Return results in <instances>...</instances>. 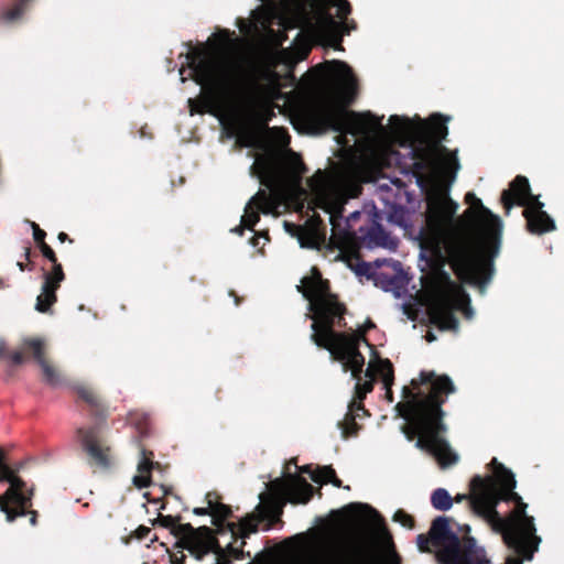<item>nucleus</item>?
Returning <instances> with one entry per match:
<instances>
[{
    "instance_id": "obj_1",
    "label": "nucleus",
    "mask_w": 564,
    "mask_h": 564,
    "mask_svg": "<svg viewBox=\"0 0 564 564\" xmlns=\"http://www.w3.org/2000/svg\"><path fill=\"white\" fill-rule=\"evenodd\" d=\"M490 465L495 466L492 476L484 478L476 475L471 478L473 513L501 534L510 546L524 551L532 536L536 545L539 539L534 518L527 513L528 505L514 491V474L497 458H492ZM535 549L533 546V551Z\"/></svg>"
},
{
    "instance_id": "obj_2",
    "label": "nucleus",
    "mask_w": 564,
    "mask_h": 564,
    "mask_svg": "<svg viewBox=\"0 0 564 564\" xmlns=\"http://www.w3.org/2000/svg\"><path fill=\"white\" fill-rule=\"evenodd\" d=\"M430 383L427 393L419 390L413 392L409 387H403L402 394L405 401L395 405L400 416L409 424L402 426V432L409 441L417 437L415 446L431 454L442 468L457 463L458 455L451 448L443 437L447 426L443 422L445 412L442 406L448 394L455 392V386L446 375L436 376L434 372L422 371L420 382L411 381L414 389L420 384Z\"/></svg>"
},
{
    "instance_id": "obj_3",
    "label": "nucleus",
    "mask_w": 564,
    "mask_h": 564,
    "mask_svg": "<svg viewBox=\"0 0 564 564\" xmlns=\"http://www.w3.org/2000/svg\"><path fill=\"white\" fill-rule=\"evenodd\" d=\"M465 202L470 206L464 216L478 232L471 228L456 229L446 238L445 249L458 279L484 292L494 273V258L499 252L501 221L474 193L468 192Z\"/></svg>"
},
{
    "instance_id": "obj_4",
    "label": "nucleus",
    "mask_w": 564,
    "mask_h": 564,
    "mask_svg": "<svg viewBox=\"0 0 564 564\" xmlns=\"http://www.w3.org/2000/svg\"><path fill=\"white\" fill-rule=\"evenodd\" d=\"M296 289L308 301V310L312 312L307 315L313 319L311 340L341 362L345 372L350 371L354 379L361 380L365 356L359 350L360 344L349 337L348 333L335 329L347 326V306L330 291V282L323 278L318 268L313 267L311 274L304 276Z\"/></svg>"
},
{
    "instance_id": "obj_5",
    "label": "nucleus",
    "mask_w": 564,
    "mask_h": 564,
    "mask_svg": "<svg viewBox=\"0 0 564 564\" xmlns=\"http://www.w3.org/2000/svg\"><path fill=\"white\" fill-rule=\"evenodd\" d=\"M451 519L447 517H436L427 534H419L416 544L420 552L432 553L431 546L437 549L435 556L440 564H492L487 557L486 551L477 545L473 536L464 535L459 538L451 527ZM536 549L533 551L534 541L530 540L524 551L510 546L505 540L503 543L513 552L514 556H509L506 564H522L523 561H531L538 552L541 538L538 535Z\"/></svg>"
},
{
    "instance_id": "obj_6",
    "label": "nucleus",
    "mask_w": 564,
    "mask_h": 564,
    "mask_svg": "<svg viewBox=\"0 0 564 564\" xmlns=\"http://www.w3.org/2000/svg\"><path fill=\"white\" fill-rule=\"evenodd\" d=\"M230 32L223 30L214 35V42H208L209 48L198 46L186 54L193 79L204 90L205 108L200 112L221 109L225 98L232 85L236 66L226 56L229 46Z\"/></svg>"
},
{
    "instance_id": "obj_7",
    "label": "nucleus",
    "mask_w": 564,
    "mask_h": 564,
    "mask_svg": "<svg viewBox=\"0 0 564 564\" xmlns=\"http://www.w3.org/2000/svg\"><path fill=\"white\" fill-rule=\"evenodd\" d=\"M382 120L383 116L379 118L371 111L356 112L329 102L317 104L307 112V122L318 131L333 130L362 138L387 132Z\"/></svg>"
},
{
    "instance_id": "obj_8",
    "label": "nucleus",
    "mask_w": 564,
    "mask_h": 564,
    "mask_svg": "<svg viewBox=\"0 0 564 564\" xmlns=\"http://www.w3.org/2000/svg\"><path fill=\"white\" fill-rule=\"evenodd\" d=\"M314 496V488L300 475L289 474L285 479L276 478L269 482L268 492L260 494L258 505L259 520H268L267 529L275 522H282L281 516L286 502L307 503Z\"/></svg>"
},
{
    "instance_id": "obj_9",
    "label": "nucleus",
    "mask_w": 564,
    "mask_h": 564,
    "mask_svg": "<svg viewBox=\"0 0 564 564\" xmlns=\"http://www.w3.org/2000/svg\"><path fill=\"white\" fill-rule=\"evenodd\" d=\"M500 200L506 214H509L514 205L524 207L522 214L530 234L543 235L556 229L555 221L543 210L544 204L539 196L531 193L530 183L525 176L517 175L509 188L502 191Z\"/></svg>"
},
{
    "instance_id": "obj_10",
    "label": "nucleus",
    "mask_w": 564,
    "mask_h": 564,
    "mask_svg": "<svg viewBox=\"0 0 564 564\" xmlns=\"http://www.w3.org/2000/svg\"><path fill=\"white\" fill-rule=\"evenodd\" d=\"M316 1L321 6V11L313 28L315 36L327 46L343 50L339 29L343 28L344 34H349L351 30L357 28L354 20L345 22L351 13V4L347 0Z\"/></svg>"
},
{
    "instance_id": "obj_11",
    "label": "nucleus",
    "mask_w": 564,
    "mask_h": 564,
    "mask_svg": "<svg viewBox=\"0 0 564 564\" xmlns=\"http://www.w3.org/2000/svg\"><path fill=\"white\" fill-rule=\"evenodd\" d=\"M307 167L297 154H292L285 159L265 154L256 159L250 166L252 176H257L261 184L270 187L280 178H286L294 184H300Z\"/></svg>"
},
{
    "instance_id": "obj_12",
    "label": "nucleus",
    "mask_w": 564,
    "mask_h": 564,
    "mask_svg": "<svg viewBox=\"0 0 564 564\" xmlns=\"http://www.w3.org/2000/svg\"><path fill=\"white\" fill-rule=\"evenodd\" d=\"M391 129L395 134L403 139H430L433 144L441 147L440 143L446 139L448 134L447 121L448 117L441 113H434L430 117L429 121H420L417 124L411 122L406 117L392 115L389 119Z\"/></svg>"
},
{
    "instance_id": "obj_13",
    "label": "nucleus",
    "mask_w": 564,
    "mask_h": 564,
    "mask_svg": "<svg viewBox=\"0 0 564 564\" xmlns=\"http://www.w3.org/2000/svg\"><path fill=\"white\" fill-rule=\"evenodd\" d=\"M39 249L43 257L52 263V268L43 273L42 292L36 299L35 310L40 313H48L57 301L56 292L65 280V273L54 250L47 243H43Z\"/></svg>"
},
{
    "instance_id": "obj_14",
    "label": "nucleus",
    "mask_w": 564,
    "mask_h": 564,
    "mask_svg": "<svg viewBox=\"0 0 564 564\" xmlns=\"http://www.w3.org/2000/svg\"><path fill=\"white\" fill-rule=\"evenodd\" d=\"M321 207L329 215V223L332 225L330 238L337 247H345L355 240L356 232L351 228V223L360 217V212L351 213L343 224L345 207L341 199L333 202L322 200Z\"/></svg>"
},
{
    "instance_id": "obj_15",
    "label": "nucleus",
    "mask_w": 564,
    "mask_h": 564,
    "mask_svg": "<svg viewBox=\"0 0 564 564\" xmlns=\"http://www.w3.org/2000/svg\"><path fill=\"white\" fill-rule=\"evenodd\" d=\"M457 208L458 204L447 194L440 195L429 203L426 223L427 227L434 235V240L437 247L445 230L454 221Z\"/></svg>"
},
{
    "instance_id": "obj_16",
    "label": "nucleus",
    "mask_w": 564,
    "mask_h": 564,
    "mask_svg": "<svg viewBox=\"0 0 564 564\" xmlns=\"http://www.w3.org/2000/svg\"><path fill=\"white\" fill-rule=\"evenodd\" d=\"M83 451L88 456V464L99 469H108L111 465V449L99 436L97 426L79 427L76 431Z\"/></svg>"
},
{
    "instance_id": "obj_17",
    "label": "nucleus",
    "mask_w": 564,
    "mask_h": 564,
    "mask_svg": "<svg viewBox=\"0 0 564 564\" xmlns=\"http://www.w3.org/2000/svg\"><path fill=\"white\" fill-rule=\"evenodd\" d=\"M390 130L393 138L398 140L400 144H410V153L412 160L436 162L437 153L441 152L446 154L443 158L442 163L447 171H451L455 174L459 169V162L457 156L454 154H449L448 150L445 147H436V144H430L427 139H425V141H423V139L416 138L403 139L398 137L393 129L390 128Z\"/></svg>"
},
{
    "instance_id": "obj_18",
    "label": "nucleus",
    "mask_w": 564,
    "mask_h": 564,
    "mask_svg": "<svg viewBox=\"0 0 564 564\" xmlns=\"http://www.w3.org/2000/svg\"><path fill=\"white\" fill-rule=\"evenodd\" d=\"M455 301L448 291H441L431 306L430 318L432 324L441 330H457L458 318L454 314Z\"/></svg>"
},
{
    "instance_id": "obj_19",
    "label": "nucleus",
    "mask_w": 564,
    "mask_h": 564,
    "mask_svg": "<svg viewBox=\"0 0 564 564\" xmlns=\"http://www.w3.org/2000/svg\"><path fill=\"white\" fill-rule=\"evenodd\" d=\"M274 199L265 191L260 189L254 196L250 198L245 207V214L241 217V224L249 230H254L253 227L260 220V212L270 214L274 208Z\"/></svg>"
},
{
    "instance_id": "obj_20",
    "label": "nucleus",
    "mask_w": 564,
    "mask_h": 564,
    "mask_svg": "<svg viewBox=\"0 0 564 564\" xmlns=\"http://www.w3.org/2000/svg\"><path fill=\"white\" fill-rule=\"evenodd\" d=\"M301 247L319 249L326 239V226L318 215H313L303 227H297Z\"/></svg>"
},
{
    "instance_id": "obj_21",
    "label": "nucleus",
    "mask_w": 564,
    "mask_h": 564,
    "mask_svg": "<svg viewBox=\"0 0 564 564\" xmlns=\"http://www.w3.org/2000/svg\"><path fill=\"white\" fill-rule=\"evenodd\" d=\"M74 391L78 398L88 406L90 415L97 420H105L107 416V406L101 394L91 386L78 383L74 386Z\"/></svg>"
},
{
    "instance_id": "obj_22",
    "label": "nucleus",
    "mask_w": 564,
    "mask_h": 564,
    "mask_svg": "<svg viewBox=\"0 0 564 564\" xmlns=\"http://www.w3.org/2000/svg\"><path fill=\"white\" fill-rule=\"evenodd\" d=\"M31 507V496H26L24 491L0 499V510L6 514L8 522H13L17 518L26 516Z\"/></svg>"
},
{
    "instance_id": "obj_23",
    "label": "nucleus",
    "mask_w": 564,
    "mask_h": 564,
    "mask_svg": "<svg viewBox=\"0 0 564 564\" xmlns=\"http://www.w3.org/2000/svg\"><path fill=\"white\" fill-rule=\"evenodd\" d=\"M2 481L9 482L10 487L3 495H0V499L23 492L25 488L24 480L17 476L15 471L8 465L6 453L0 448V482Z\"/></svg>"
},
{
    "instance_id": "obj_24",
    "label": "nucleus",
    "mask_w": 564,
    "mask_h": 564,
    "mask_svg": "<svg viewBox=\"0 0 564 564\" xmlns=\"http://www.w3.org/2000/svg\"><path fill=\"white\" fill-rule=\"evenodd\" d=\"M141 458L138 464V475L133 477V485L143 489L151 485V471L159 463L153 462L154 454L145 447H140Z\"/></svg>"
},
{
    "instance_id": "obj_25",
    "label": "nucleus",
    "mask_w": 564,
    "mask_h": 564,
    "mask_svg": "<svg viewBox=\"0 0 564 564\" xmlns=\"http://www.w3.org/2000/svg\"><path fill=\"white\" fill-rule=\"evenodd\" d=\"M378 213H375L372 224L365 234V238L369 240L370 245L377 247H390V245H394V242L392 241L390 234L386 231L382 225L378 221Z\"/></svg>"
},
{
    "instance_id": "obj_26",
    "label": "nucleus",
    "mask_w": 564,
    "mask_h": 564,
    "mask_svg": "<svg viewBox=\"0 0 564 564\" xmlns=\"http://www.w3.org/2000/svg\"><path fill=\"white\" fill-rule=\"evenodd\" d=\"M377 371L378 376H380L381 381L383 383V388L386 390V399L388 402H393V392L392 386L394 382V368L392 362L388 358H378L377 361Z\"/></svg>"
},
{
    "instance_id": "obj_27",
    "label": "nucleus",
    "mask_w": 564,
    "mask_h": 564,
    "mask_svg": "<svg viewBox=\"0 0 564 564\" xmlns=\"http://www.w3.org/2000/svg\"><path fill=\"white\" fill-rule=\"evenodd\" d=\"M360 509H366L371 514V517H372L373 521L377 523L378 529L381 532V534L391 541L392 538H391L389 530L386 525L384 518L369 505L352 502V503H349L346 507H344L341 509V511L345 513H348V514H355Z\"/></svg>"
},
{
    "instance_id": "obj_28",
    "label": "nucleus",
    "mask_w": 564,
    "mask_h": 564,
    "mask_svg": "<svg viewBox=\"0 0 564 564\" xmlns=\"http://www.w3.org/2000/svg\"><path fill=\"white\" fill-rule=\"evenodd\" d=\"M32 1L33 0H15L11 7L1 10L0 20L7 23H13L21 20Z\"/></svg>"
},
{
    "instance_id": "obj_29",
    "label": "nucleus",
    "mask_w": 564,
    "mask_h": 564,
    "mask_svg": "<svg viewBox=\"0 0 564 564\" xmlns=\"http://www.w3.org/2000/svg\"><path fill=\"white\" fill-rule=\"evenodd\" d=\"M330 64L335 67V76L349 89H355L357 86V79L354 75L351 67L343 62L334 59Z\"/></svg>"
},
{
    "instance_id": "obj_30",
    "label": "nucleus",
    "mask_w": 564,
    "mask_h": 564,
    "mask_svg": "<svg viewBox=\"0 0 564 564\" xmlns=\"http://www.w3.org/2000/svg\"><path fill=\"white\" fill-rule=\"evenodd\" d=\"M186 549L197 561H203L209 552H215V545L203 539H194L188 543L182 545Z\"/></svg>"
},
{
    "instance_id": "obj_31",
    "label": "nucleus",
    "mask_w": 564,
    "mask_h": 564,
    "mask_svg": "<svg viewBox=\"0 0 564 564\" xmlns=\"http://www.w3.org/2000/svg\"><path fill=\"white\" fill-rule=\"evenodd\" d=\"M23 350L32 355L36 364L46 359L45 343L41 338H25L23 340Z\"/></svg>"
},
{
    "instance_id": "obj_32",
    "label": "nucleus",
    "mask_w": 564,
    "mask_h": 564,
    "mask_svg": "<svg viewBox=\"0 0 564 564\" xmlns=\"http://www.w3.org/2000/svg\"><path fill=\"white\" fill-rule=\"evenodd\" d=\"M431 503L436 510L447 511L453 506V498L446 489L437 488L431 495Z\"/></svg>"
},
{
    "instance_id": "obj_33",
    "label": "nucleus",
    "mask_w": 564,
    "mask_h": 564,
    "mask_svg": "<svg viewBox=\"0 0 564 564\" xmlns=\"http://www.w3.org/2000/svg\"><path fill=\"white\" fill-rule=\"evenodd\" d=\"M212 523L217 528L216 531L220 532L224 527V521L232 517V510L230 506L218 502L216 506L212 507Z\"/></svg>"
},
{
    "instance_id": "obj_34",
    "label": "nucleus",
    "mask_w": 564,
    "mask_h": 564,
    "mask_svg": "<svg viewBox=\"0 0 564 564\" xmlns=\"http://www.w3.org/2000/svg\"><path fill=\"white\" fill-rule=\"evenodd\" d=\"M43 373V380L45 383L55 387L62 383V377L59 371L46 358L43 361L37 364Z\"/></svg>"
},
{
    "instance_id": "obj_35",
    "label": "nucleus",
    "mask_w": 564,
    "mask_h": 564,
    "mask_svg": "<svg viewBox=\"0 0 564 564\" xmlns=\"http://www.w3.org/2000/svg\"><path fill=\"white\" fill-rule=\"evenodd\" d=\"M339 427L344 438L356 436L360 430V426L356 422V414L346 413L344 421L339 422Z\"/></svg>"
},
{
    "instance_id": "obj_36",
    "label": "nucleus",
    "mask_w": 564,
    "mask_h": 564,
    "mask_svg": "<svg viewBox=\"0 0 564 564\" xmlns=\"http://www.w3.org/2000/svg\"><path fill=\"white\" fill-rule=\"evenodd\" d=\"M262 520H259L258 514H248L242 518L239 523V532L242 538H248L250 533H256L258 531V524Z\"/></svg>"
},
{
    "instance_id": "obj_37",
    "label": "nucleus",
    "mask_w": 564,
    "mask_h": 564,
    "mask_svg": "<svg viewBox=\"0 0 564 564\" xmlns=\"http://www.w3.org/2000/svg\"><path fill=\"white\" fill-rule=\"evenodd\" d=\"M172 534L182 539V541L177 543L178 546H182L183 544L192 541L194 536V527L191 523H181V521H177L175 522Z\"/></svg>"
},
{
    "instance_id": "obj_38",
    "label": "nucleus",
    "mask_w": 564,
    "mask_h": 564,
    "mask_svg": "<svg viewBox=\"0 0 564 564\" xmlns=\"http://www.w3.org/2000/svg\"><path fill=\"white\" fill-rule=\"evenodd\" d=\"M336 471L332 466H323L311 474V479L316 484H328L335 478Z\"/></svg>"
},
{
    "instance_id": "obj_39",
    "label": "nucleus",
    "mask_w": 564,
    "mask_h": 564,
    "mask_svg": "<svg viewBox=\"0 0 564 564\" xmlns=\"http://www.w3.org/2000/svg\"><path fill=\"white\" fill-rule=\"evenodd\" d=\"M375 327H376V324H375L370 318H368V319L365 322V324H364L361 327H359L356 332H354V333H351V334H349V333H348V336H349V337H352V338L356 340V343H358V344L364 343V344H366L367 346H369V347H371V348H372L373 346L368 341V339H367V337H366V334H367L370 329H372V328H375Z\"/></svg>"
},
{
    "instance_id": "obj_40",
    "label": "nucleus",
    "mask_w": 564,
    "mask_h": 564,
    "mask_svg": "<svg viewBox=\"0 0 564 564\" xmlns=\"http://www.w3.org/2000/svg\"><path fill=\"white\" fill-rule=\"evenodd\" d=\"M196 540V539H203L205 541H208L210 543H213L215 545V547H217V550H220V545H219V542L218 540L214 536V531L207 527V525H202V527H198V528H194V536L192 540Z\"/></svg>"
},
{
    "instance_id": "obj_41",
    "label": "nucleus",
    "mask_w": 564,
    "mask_h": 564,
    "mask_svg": "<svg viewBox=\"0 0 564 564\" xmlns=\"http://www.w3.org/2000/svg\"><path fill=\"white\" fill-rule=\"evenodd\" d=\"M376 375H378L377 366L373 367L370 365L365 372V376L369 378V380L365 381L364 383H361L360 380H357L358 382L356 386L360 388L366 394L370 393L373 390Z\"/></svg>"
},
{
    "instance_id": "obj_42",
    "label": "nucleus",
    "mask_w": 564,
    "mask_h": 564,
    "mask_svg": "<svg viewBox=\"0 0 564 564\" xmlns=\"http://www.w3.org/2000/svg\"><path fill=\"white\" fill-rule=\"evenodd\" d=\"M308 185L313 191L322 192L327 185V175L324 171L318 170L310 180Z\"/></svg>"
},
{
    "instance_id": "obj_43",
    "label": "nucleus",
    "mask_w": 564,
    "mask_h": 564,
    "mask_svg": "<svg viewBox=\"0 0 564 564\" xmlns=\"http://www.w3.org/2000/svg\"><path fill=\"white\" fill-rule=\"evenodd\" d=\"M392 520L394 522L400 523L402 527L406 529H414L415 527V520L414 518L405 512L403 509H399L394 512Z\"/></svg>"
},
{
    "instance_id": "obj_44",
    "label": "nucleus",
    "mask_w": 564,
    "mask_h": 564,
    "mask_svg": "<svg viewBox=\"0 0 564 564\" xmlns=\"http://www.w3.org/2000/svg\"><path fill=\"white\" fill-rule=\"evenodd\" d=\"M256 140H257L256 133L247 128H241L237 135V141L242 147H246V148L253 147L256 144Z\"/></svg>"
},
{
    "instance_id": "obj_45",
    "label": "nucleus",
    "mask_w": 564,
    "mask_h": 564,
    "mask_svg": "<svg viewBox=\"0 0 564 564\" xmlns=\"http://www.w3.org/2000/svg\"><path fill=\"white\" fill-rule=\"evenodd\" d=\"M130 420H131V423H133L137 426V429L142 437H145L149 435V432H150L149 417L145 414L131 416Z\"/></svg>"
},
{
    "instance_id": "obj_46",
    "label": "nucleus",
    "mask_w": 564,
    "mask_h": 564,
    "mask_svg": "<svg viewBox=\"0 0 564 564\" xmlns=\"http://www.w3.org/2000/svg\"><path fill=\"white\" fill-rule=\"evenodd\" d=\"M434 164H435V162H432V161L413 160L412 167H411L412 173L417 177H422L424 173H426L434 166Z\"/></svg>"
},
{
    "instance_id": "obj_47",
    "label": "nucleus",
    "mask_w": 564,
    "mask_h": 564,
    "mask_svg": "<svg viewBox=\"0 0 564 564\" xmlns=\"http://www.w3.org/2000/svg\"><path fill=\"white\" fill-rule=\"evenodd\" d=\"M177 521H181V516L173 517V516L160 514L156 518L154 523H159L161 527H163L165 529H170V531L172 533L174 530V527H175V522H177Z\"/></svg>"
},
{
    "instance_id": "obj_48",
    "label": "nucleus",
    "mask_w": 564,
    "mask_h": 564,
    "mask_svg": "<svg viewBox=\"0 0 564 564\" xmlns=\"http://www.w3.org/2000/svg\"><path fill=\"white\" fill-rule=\"evenodd\" d=\"M32 229H33V238L36 242L37 247H42L45 242L46 232L39 227L37 224L32 223Z\"/></svg>"
},
{
    "instance_id": "obj_49",
    "label": "nucleus",
    "mask_w": 564,
    "mask_h": 564,
    "mask_svg": "<svg viewBox=\"0 0 564 564\" xmlns=\"http://www.w3.org/2000/svg\"><path fill=\"white\" fill-rule=\"evenodd\" d=\"M151 533V529L145 525H139L134 531L131 532L130 539H135L138 541H142L148 538Z\"/></svg>"
},
{
    "instance_id": "obj_50",
    "label": "nucleus",
    "mask_w": 564,
    "mask_h": 564,
    "mask_svg": "<svg viewBox=\"0 0 564 564\" xmlns=\"http://www.w3.org/2000/svg\"><path fill=\"white\" fill-rule=\"evenodd\" d=\"M0 357H4V348L0 347ZM13 365H21L24 362V355L22 351H12L6 355Z\"/></svg>"
},
{
    "instance_id": "obj_51",
    "label": "nucleus",
    "mask_w": 564,
    "mask_h": 564,
    "mask_svg": "<svg viewBox=\"0 0 564 564\" xmlns=\"http://www.w3.org/2000/svg\"><path fill=\"white\" fill-rule=\"evenodd\" d=\"M358 411H362L364 414L369 415V412H368V410H366L362 401H361V403H356V400H351L348 405L347 413H352V414H356V416H358V414H357Z\"/></svg>"
},
{
    "instance_id": "obj_52",
    "label": "nucleus",
    "mask_w": 564,
    "mask_h": 564,
    "mask_svg": "<svg viewBox=\"0 0 564 564\" xmlns=\"http://www.w3.org/2000/svg\"><path fill=\"white\" fill-rule=\"evenodd\" d=\"M469 494H458L453 501L462 502L463 500H468L469 508H471V495H473V488L471 482L469 484ZM473 511V509H470Z\"/></svg>"
},
{
    "instance_id": "obj_53",
    "label": "nucleus",
    "mask_w": 564,
    "mask_h": 564,
    "mask_svg": "<svg viewBox=\"0 0 564 564\" xmlns=\"http://www.w3.org/2000/svg\"><path fill=\"white\" fill-rule=\"evenodd\" d=\"M238 523H235V522H225L224 521V527L221 528V531L219 533H224L226 531H229L234 536H236L237 534V530H239L238 528Z\"/></svg>"
},
{
    "instance_id": "obj_54",
    "label": "nucleus",
    "mask_w": 564,
    "mask_h": 564,
    "mask_svg": "<svg viewBox=\"0 0 564 564\" xmlns=\"http://www.w3.org/2000/svg\"><path fill=\"white\" fill-rule=\"evenodd\" d=\"M215 553L217 554V563L216 564H230V560L225 554L224 550L220 547V550L215 549Z\"/></svg>"
},
{
    "instance_id": "obj_55",
    "label": "nucleus",
    "mask_w": 564,
    "mask_h": 564,
    "mask_svg": "<svg viewBox=\"0 0 564 564\" xmlns=\"http://www.w3.org/2000/svg\"><path fill=\"white\" fill-rule=\"evenodd\" d=\"M218 498H219V496L217 495V492L210 491V492L206 494L205 500L209 507H214L219 502V501H217Z\"/></svg>"
},
{
    "instance_id": "obj_56",
    "label": "nucleus",
    "mask_w": 564,
    "mask_h": 564,
    "mask_svg": "<svg viewBox=\"0 0 564 564\" xmlns=\"http://www.w3.org/2000/svg\"><path fill=\"white\" fill-rule=\"evenodd\" d=\"M193 513L196 514V516H212V507H209L207 505L206 508H203V507H196L193 509Z\"/></svg>"
},
{
    "instance_id": "obj_57",
    "label": "nucleus",
    "mask_w": 564,
    "mask_h": 564,
    "mask_svg": "<svg viewBox=\"0 0 564 564\" xmlns=\"http://www.w3.org/2000/svg\"><path fill=\"white\" fill-rule=\"evenodd\" d=\"M366 395L367 394L360 388L357 386L355 387V394L352 400H356V403H361V401L364 402Z\"/></svg>"
},
{
    "instance_id": "obj_58",
    "label": "nucleus",
    "mask_w": 564,
    "mask_h": 564,
    "mask_svg": "<svg viewBox=\"0 0 564 564\" xmlns=\"http://www.w3.org/2000/svg\"><path fill=\"white\" fill-rule=\"evenodd\" d=\"M228 551L235 558H241L243 556V552L239 549H235L231 544L228 545Z\"/></svg>"
},
{
    "instance_id": "obj_59",
    "label": "nucleus",
    "mask_w": 564,
    "mask_h": 564,
    "mask_svg": "<svg viewBox=\"0 0 564 564\" xmlns=\"http://www.w3.org/2000/svg\"><path fill=\"white\" fill-rule=\"evenodd\" d=\"M171 564H185V555L181 556L172 555L170 560Z\"/></svg>"
},
{
    "instance_id": "obj_60",
    "label": "nucleus",
    "mask_w": 564,
    "mask_h": 564,
    "mask_svg": "<svg viewBox=\"0 0 564 564\" xmlns=\"http://www.w3.org/2000/svg\"><path fill=\"white\" fill-rule=\"evenodd\" d=\"M28 514H30V523L32 525H36V523H37V511L29 510Z\"/></svg>"
},
{
    "instance_id": "obj_61",
    "label": "nucleus",
    "mask_w": 564,
    "mask_h": 564,
    "mask_svg": "<svg viewBox=\"0 0 564 564\" xmlns=\"http://www.w3.org/2000/svg\"><path fill=\"white\" fill-rule=\"evenodd\" d=\"M57 239L61 241V242H65V241H69V242H73V239H70L68 237V235L64 231H61L57 236Z\"/></svg>"
},
{
    "instance_id": "obj_62",
    "label": "nucleus",
    "mask_w": 564,
    "mask_h": 564,
    "mask_svg": "<svg viewBox=\"0 0 564 564\" xmlns=\"http://www.w3.org/2000/svg\"><path fill=\"white\" fill-rule=\"evenodd\" d=\"M329 484H332L333 486H335L337 488L343 487V481L337 477V475H335V478H333Z\"/></svg>"
},
{
    "instance_id": "obj_63",
    "label": "nucleus",
    "mask_w": 564,
    "mask_h": 564,
    "mask_svg": "<svg viewBox=\"0 0 564 564\" xmlns=\"http://www.w3.org/2000/svg\"><path fill=\"white\" fill-rule=\"evenodd\" d=\"M390 219L397 224H401L402 223V214L399 217L398 213L395 212L394 214L390 215Z\"/></svg>"
},
{
    "instance_id": "obj_64",
    "label": "nucleus",
    "mask_w": 564,
    "mask_h": 564,
    "mask_svg": "<svg viewBox=\"0 0 564 564\" xmlns=\"http://www.w3.org/2000/svg\"><path fill=\"white\" fill-rule=\"evenodd\" d=\"M300 471L304 473V474H308L310 476H311L312 473H314V470L311 469L310 465H305V466L301 467Z\"/></svg>"
}]
</instances>
